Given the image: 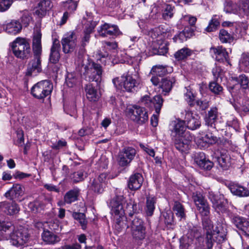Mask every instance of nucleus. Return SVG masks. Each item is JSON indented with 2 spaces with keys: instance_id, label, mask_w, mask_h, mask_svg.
I'll return each instance as SVG.
<instances>
[{
  "instance_id": "nucleus-13",
  "label": "nucleus",
  "mask_w": 249,
  "mask_h": 249,
  "mask_svg": "<svg viewBox=\"0 0 249 249\" xmlns=\"http://www.w3.org/2000/svg\"><path fill=\"white\" fill-rule=\"evenodd\" d=\"M136 154L135 148L127 146L120 151L118 155V162L122 167L126 166L129 164L134 158Z\"/></svg>"
},
{
  "instance_id": "nucleus-43",
  "label": "nucleus",
  "mask_w": 249,
  "mask_h": 249,
  "mask_svg": "<svg viewBox=\"0 0 249 249\" xmlns=\"http://www.w3.org/2000/svg\"><path fill=\"white\" fill-rule=\"evenodd\" d=\"M219 38L220 41L223 43H231L233 40L232 36L224 29L220 30Z\"/></svg>"
},
{
  "instance_id": "nucleus-7",
  "label": "nucleus",
  "mask_w": 249,
  "mask_h": 249,
  "mask_svg": "<svg viewBox=\"0 0 249 249\" xmlns=\"http://www.w3.org/2000/svg\"><path fill=\"white\" fill-rule=\"evenodd\" d=\"M112 82L115 87L117 88L118 84L122 89L129 92H135L142 87L140 80L134 78L128 73L123 74L120 80L118 77L114 78Z\"/></svg>"
},
{
  "instance_id": "nucleus-53",
  "label": "nucleus",
  "mask_w": 249,
  "mask_h": 249,
  "mask_svg": "<svg viewBox=\"0 0 249 249\" xmlns=\"http://www.w3.org/2000/svg\"><path fill=\"white\" fill-rule=\"evenodd\" d=\"M66 82L68 87L72 88L77 83V78L76 74L69 73L66 79Z\"/></svg>"
},
{
  "instance_id": "nucleus-37",
  "label": "nucleus",
  "mask_w": 249,
  "mask_h": 249,
  "mask_svg": "<svg viewBox=\"0 0 249 249\" xmlns=\"http://www.w3.org/2000/svg\"><path fill=\"white\" fill-rule=\"evenodd\" d=\"M218 117V109L216 107H211L206 117V123L211 126L214 124Z\"/></svg>"
},
{
  "instance_id": "nucleus-5",
  "label": "nucleus",
  "mask_w": 249,
  "mask_h": 249,
  "mask_svg": "<svg viewBox=\"0 0 249 249\" xmlns=\"http://www.w3.org/2000/svg\"><path fill=\"white\" fill-rule=\"evenodd\" d=\"M81 24L84 28L83 33L81 35V41L80 53L84 55L86 53L85 46L89 43L90 38V34L97 25L96 21H93V18L91 13H87L86 16L83 17Z\"/></svg>"
},
{
  "instance_id": "nucleus-21",
  "label": "nucleus",
  "mask_w": 249,
  "mask_h": 249,
  "mask_svg": "<svg viewBox=\"0 0 249 249\" xmlns=\"http://www.w3.org/2000/svg\"><path fill=\"white\" fill-rule=\"evenodd\" d=\"M143 178L140 173H135L132 175L127 182L128 188L132 191L139 189L143 183Z\"/></svg>"
},
{
  "instance_id": "nucleus-39",
  "label": "nucleus",
  "mask_w": 249,
  "mask_h": 249,
  "mask_svg": "<svg viewBox=\"0 0 249 249\" xmlns=\"http://www.w3.org/2000/svg\"><path fill=\"white\" fill-rule=\"evenodd\" d=\"M77 197L78 191L77 190H70L64 196V202L67 204H71L77 200Z\"/></svg>"
},
{
  "instance_id": "nucleus-10",
  "label": "nucleus",
  "mask_w": 249,
  "mask_h": 249,
  "mask_svg": "<svg viewBox=\"0 0 249 249\" xmlns=\"http://www.w3.org/2000/svg\"><path fill=\"white\" fill-rule=\"evenodd\" d=\"M207 196L213 204V208L216 213L220 214L227 212L223 195L210 190L208 191Z\"/></svg>"
},
{
  "instance_id": "nucleus-15",
  "label": "nucleus",
  "mask_w": 249,
  "mask_h": 249,
  "mask_svg": "<svg viewBox=\"0 0 249 249\" xmlns=\"http://www.w3.org/2000/svg\"><path fill=\"white\" fill-rule=\"evenodd\" d=\"M218 165L223 170H227L231 165V158L225 149H217L213 154Z\"/></svg>"
},
{
  "instance_id": "nucleus-58",
  "label": "nucleus",
  "mask_w": 249,
  "mask_h": 249,
  "mask_svg": "<svg viewBox=\"0 0 249 249\" xmlns=\"http://www.w3.org/2000/svg\"><path fill=\"white\" fill-rule=\"evenodd\" d=\"M240 12H243L246 16L249 15V0H243L240 8Z\"/></svg>"
},
{
  "instance_id": "nucleus-24",
  "label": "nucleus",
  "mask_w": 249,
  "mask_h": 249,
  "mask_svg": "<svg viewBox=\"0 0 249 249\" xmlns=\"http://www.w3.org/2000/svg\"><path fill=\"white\" fill-rule=\"evenodd\" d=\"M0 210L8 214L17 213L19 211L18 205L14 202H2L0 203Z\"/></svg>"
},
{
  "instance_id": "nucleus-3",
  "label": "nucleus",
  "mask_w": 249,
  "mask_h": 249,
  "mask_svg": "<svg viewBox=\"0 0 249 249\" xmlns=\"http://www.w3.org/2000/svg\"><path fill=\"white\" fill-rule=\"evenodd\" d=\"M41 32L39 30L34 31L32 39V50L34 58L28 64L27 71L29 74L33 72H40L41 70V55L42 52Z\"/></svg>"
},
{
  "instance_id": "nucleus-55",
  "label": "nucleus",
  "mask_w": 249,
  "mask_h": 249,
  "mask_svg": "<svg viewBox=\"0 0 249 249\" xmlns=\"http://www.w3.org/2000/svg\"><path fill=\"white\" fill-rule=\"evenodd\" d=\"M29 207L34 213L39 212L44 207L43 204L38 200H36L33 202L30 203Z\"/></svg>"
},
{
  "instance_id": "nucleus-34",
  "label": "nucleus",
  "mask_w": 249,
  "mask_h": 249,
  "mask_svg": "<svg viewBox=\"0 0 249 249\" xmlns=\"http://www.w3.org/2000/svg\"><path fill=\"white\" fill-rule=\"evenodd\" d=\"M194 51L188 48L184 47L177 52L174 54V57L178 61H182L186 60L189 56H190Z\"/></svg>"
},
{
  "instance_id": "nucleus-31",
  "label": "nucleus",
  "mask_w": 249,
  "mask_h": 249,
  "mask_svg": "<svg viewBox=\"0 0 249 249\" xmlns=\"http://www.w3.org/2000/svg\"><path fill=\"white\" fill-rule=\"evenodd\" d=\"M215 55V59L217 61H228L229 55L225 48L222 46H218L217 47H213L211 48Z\"/></svg>"
},
{
  "instance_id": "nucleus-19",
  "label": "nucleus",
  "mask_w": 249,
  "mask_h": 249,
  "mask_svg": "<svg viewBox=\"0 0 249 249\" xmlns=\"http://www.w3.org/2000/svg\"><path fill=\"white\" fill-rule=\"evenodd\" d=\"M119 30L117 25L105 23L98 30L100 36L105 37L108 36H116L119 34Z\"/></svg>"
},
{
  "instance_id": "nucleus-32",
  "label": "nucleus",
  "mask_w": 249,
  "mask_h": 249,
  "mask_svg": "<svg viewBox=\"0 0 249 249\" xmlns=\"http://www.w3.org/2000/svg\"><path fill=\"white\" fill-rule=\"evenodd\" d=\"M184 121L179 120L177 122H175L174 128L172 130V134L174 137L185 135V133L189 132L186 131V126Z\"/></svg>"
},
{
  "instance_id": "nucleus-17",
  "label": "nucleus",
  "mask_w": 249,
  "mask_h": 249,
  "mask_svg": "<svg viewBox=\"0 0 249 249\" xmlns=\"http://www.w3.org/2000/svg\"><path fill=\"white\" fill-rule=\"evenodd\" d=\"M228 214L231 222L235 226L241 230L244 233L247 232L249 234V222L248 221L246 220L245 218L234 214L228 212Z\"/></svg>"
},
{
  "instance_id": "nucleus-51",
  "label": "nucleus",
  "mask_w": 249,
  "mask_h": 249,
  "mask_svg": "<svg viewBox=\"0 0 249 249\" xmlns=\"http://www.w3.org/2000/svg\"><path fill=\"white\" fill-rule=\"evenodd\" d=\"M234 79L240 84L243 89H246L248 87L249 79L246 75L241 74L238 77L234 78Z\"/></svg>"
},
{
  "instance_id": "nucleus-20",
  "label": "nucleus",
  "mask_w": 249,
  "mask_h": 249,
  "mask_svg": "<svg viewBox=\"0 0 249 249\" xmlns=\"http://www.w3.org/2000/svg\"><path fill=\"white\" fill-rule=\"evenodd\" d=\"M194 161L200 169L204 170H210L213 165V162L206 158L203 152L196 153L195 156Z\"/></svg>"
},
{
  "instance_id": "nucleus-49",
  "label": "nucleus",
  "mask_w": 249,
  "mask_h": 249,
  "mask_svg": "<svg viewBox=\"0 0 249 249\" xmlns=\"http://www.w3.org/2000/svg\"><path fill=\"white\" fill-rule=\"evenodd\" d=\"M240 68L245 71H249V55L243 53L240 61Z\"/></svg>"
},
{
  "instance_id": "nucleus-9",
  "label": "nucleus",
  "mask_w": 249,
  "mask_h": 249,
  "mask_svg": "<svg viewBox=\"0 0 249 249\" xmlns=\"http://www.w3.org/2000/svg\"><path fill=\"white\" fill-rule=\"evenodd\" d=\"M127 115L131 120L139 124H145L148 120V115L145 108L138 106H134L129 108Z\"/></svg>"
},
{
  "instance_id": "nucleus-27",
  "label": "nucleus",
  "mask_w": 249,
  "mask_h": 249,
  "mask_svg": "<svg viewBox=\"0 0 249 249\" xmlns=\"http://www.w3.org/2000/svg\"><path fill=\"white\" fill-rule=\"evenodd\" d=\"M142 102L145 104H147L148 102H152L154 106L156 112L159 114L163 105V99L160 95L155 96L153 99H151L148 96H144L142 98Z\"/></svg>"
},
{
  "instance_id": "nucleus-35",
  "label": "nucleus",
  "mask_w": 249,
  "mask_h": 249,
  "mask_svg": "<svg viewBox=\"0 0 249 249\" xmlns=\"http://www.w3.org/2000/svg\"><path fill=\"white\" fill-rule=\"evenodd\" d=\"M156 198L155 197L147 196L146 206L144 208L145 212L147 216H151L153 214L155 209Z\"/></svg>"
},
{
  "instance_id": "nucleus-14",
  "label": "nucleus",
  "mask_w": 249,
  "mask_h": 249,
  "mask_svg": "<svg viewBox=\"0 0 249 249\" xmlns=\"http://www.w3.org/2000/svg\"><path fill=\"white\" fill-rule=\"evenodd\" d=\"M193 138L190 132H186L185 135L174 137V145L179 151L185 152L189 149Z\"/></svg>"
},
{
  "instance_id": "nucleus-30",
  "label": "nucleus",
  "mask_w": 249,
  "mask_h": 249,
  "mask_svg": "<svg viewBox=\"0 0 249 249\" xmlns=\"http://www.w3.org/2000/svg\"><path fill=\"white\" fill-rule=\"evenodd\" d=\"M3 29L9 34L16 35L20 32L22 25L18 21L13 20L4 25Z\"/></svg>"
},
{
  "instance_id": "nucleus-38",
  "label": "nucleus",
  "mask_w": 249,
  "mask_h": 249,
  "mask_svg": "<svg viewBox=\"0 0 249 249\" xmlns=\"http://www.w3.org/2000/svg\"><path fill=\"white\" fill-rule=\"evenodd\" d=\"M173 209L176 215L179 218L180 220L185 218L186 214L185 210L183 205L180 202L175 201Z\"/></svg>"
},
{
  "instance_id": "nucleus-50",
  "label": "nucleus",
  "mask_w": 249,
  "mask_h": 249,
  "mask_svg": "<svg viewBox=\"0 0 249 249\" xmlns=\"http://www.w3.org/2000/svg\"><path fill=\"white\" fill-rule=\"evenodd\" d=\"M219 24L220 22L219 21L213 17L209 22L208 26L206 28L205 31L207 32L215 31L218 29Z\"/></svg>"
},
{
  "instance_id": "nucleus-4",
  "label": "nucleus",
  "mask_w": 249,
  "mask_h": 249,
  "mask_svg": "<svg viewBox=\"0 0 249 249\" xmlns=\"http://www.w3.org/2000/svg\"><path fill=\"white\" fill-rule=\"evenodd\" d=\"M125 202L124 197L122 195L116 196L109 203L111 213L116 217L114 229L116 232L120 233L125 228V210L123 204Z\"/></svg>"
},
{
  "instance_id": "nucleus-12",
  "label": "nucleus",
  "mask_w": 249,
  "mask_h": 249,
  "mask_svg": "<svg viewBox=\"0 0 249 249\" xmlns=\"http://www.w3.org/2000/svg\"><path fill=\"white\" fill-rule=\"evenodd\" d=\"M77 35L72 31L65 35L61 40L63 51L65 53L73 52L77 45Z\"/></svg>"
},
{
  "instance_id": "nucleus-22",
  "label": "nucleus",
  "mask_w": 249,
  "mask_h": 249,
  "mask_svg": "<svg viewBox=\"0 0 249 249\" xmlns=\"http://www.w3.org/2000/svg\"><path fill=\"white\" fill-rule=\"evenodd\" d=\"M23 187L19 184H13L11 187L5 194V196L10 199H14L19 198L24 195Z\"/></svg>"
},
{
  "instance_id": "nucleus-62",
  "label": "nucleus",
  "mask_w": 249,
  "mask_h": 249,
  "mask_svg": "<svg viewBox=\"0 0 249 249\" xmlns=\"http://www.w3.org/2000/svg\"><path fill=\"white\" fill-rule=\"evenodd\" d=\"M79 223L83 230H85L87 228L88 224V220L86 218L85 214L83 213L79 212Z\"/></svg>"
},
{
  "instance_id": "nucleus-16",
  "label": "nucleus",
  "mask_w": 249,
  "mask_h": 249,
  "mask_svg": "<svg viewBox=\"0 0 249 249\" xmlns=\"http://www.w3.org/2000/svg\"><path fill=\"white\" fill-rule=\"evenodd\" d=\"M201 228L197 226H192L190 227L187 233V236L188 238H190L191 240H193L194 238H196L197 241V243H196V249H206L204 247L202 246L203 242L205 240V233L204 231V238L201 236ZM213 248H211L210 249H212Z\"/></svg>"
},
{
  "instance_id": "nucleus-45",
  "label": "nucleus",
  "mask_w": 249,
  "mask_h": 249,
  "mask_svg": "<svg viewBox=\"0 0 249 249\" xmlns=\"http://www.w3.org/2000/svg\"><path fill=\"white\" fill-rule=\"evenodd\" d=\"M46 225L47 226V228H48L49 230H50L52 231H54L55 232L59 231L61 229V227L60 225V222L57 219L47 222Z\"/></svg>"
},
{
  "instance_id": "nucleus-1",
  "label": "nucleus",
  "mask_w": 249,
  "mask_h": 249,
  "mask_svg": "<svg viewBox=\"0 0 249 249\" xmlns=\"http://www.w3.org/2000/svg\"><path fill=\"white\" fill-rule=\"evenodd\" d=\"M196 209L202 217V224L205 238L202 247L210 249L215 243L221 244L227 240V231L226 226L217 221L215 227L209 218L210 207L207 201L196 206Z\"/></svg>"
},
{
  "instance_id": "nucleus-36",
  "label": "nucleus",
  "mask_w": 249,
  "mask_h": 249,
  "mask_svg": "<svg viewBox=\"0 0 249 249\" xmlns=\"http://www.w3.org/2000/svg\"><path fill=\"white\" fill-rule=\"evenodd\" d=\"M218 141L217 138L211 133H208L199 140V144L202 143V147H208L210 144L215 143Z\"/></svg>"
},
{
  "instance_id": "nucleus-40",
  "label": "nucleus",
  "mask_w": 249,
  "mask_h": 249,
  "mask_svg": "<svg viewBox=\"0 0 249 249\" xmlns=\"http://www.w3.org/2000/svg\"><path fill=\"white\" fill-rule=\"evenodd\" d=\"M167 73L166 66L163 65H156L152 67L150 73L152 75H155L162 77Z\"/></svg>"
},
{
  "instance_id": "nucleus-25",
  "label": "nucleus",
  "mask_w": 249,
  "mask_h": 249,
  "mask_svg": "<svg viewBox=\"0 0 249 249\" xmlns=\"http://www.w3.org/2000/svg\"><path fill=\"white\" fill-rule=\"evenodd\" d=\"M52 7V5L51 0H41L36 7L35 13L39 17H43L46 15L47 11H49Z\"/></svg>"
},
{
  "instance_id": "nucleus-57",
  "label": "nucleus",
  "mask_w": 249,
  "mask_h": 249,
  "mask_svg": "<svg viewBox=\"0 0 249 249\" xmlns=\"http://www.w3.org/2000/svg\"><path fill=\"white\" fill-rule=\"evenodd\" d=\"M224 11L226 13H233L237 12V9L235 8V5L231 1H227L224 4Z\"/></svg>"
},
{
  "instance_id": "nucleus-6",
  "label": "nucleus",
  "mask_w": 249,
  "mask_h": 249,
  "mask_svg": "<svg viewBox=\"0 0 249 249\" xmlns=\"http://www.w3.org/2000/svg\"><path fill=\"white\" fill-rule=\"evenodd\" d=\"M12 50L15 56L21 59H27L32 54L29 39L18 37L12 43Z\"/></svg>"
},
{
  "instance_id": "nucleus-26",
  "label": "nucleus",
  "mask_w": 249,
  "mask_h": 249,
  "mask_svg": "<svg viewBox=\"0 0 249 249\" xmlns=\"http://www.w3.org/2000/svg\"><path fill=\"white\" fill-rule=\"evenodd\" d=\"M60 44L58 39H55L51 48L49 60L53 64L57 63L60 58Z\"/></svg>"
},
{
  "instance_id": "nucleus-11",
  "label": "nucleus",
  "mask_w": 249,
  "mask_h": 249,
  "mask_svg": "<svg viewBox=\"0 0 249 249\" xmlns=\"http://www.w3.org/2000/svg\"><path fill=\"white\" fill-rule=\"evenodd\" d=\"M10 243L14 246L23 245L29 239V234L27 229L20 227L15 230L10 235Z\"/></svg>"
},
{
  "instance_id": "nucleus-29",
  "label": "nucleus",
  "mask_w": 249,
  "mask_h": 249,
  "mask_svg": "<svg viewBox=\"0 0 249 249\" xmlns=\"http://www.w3.org/2000/svg\"><path fill=\"white\" fill-rule=\"evenodd\" d=\"M231 193L239 197H246L249 196V190L241 185L237 184H231L229 187Z\"/></svg>"
},
{
  "instance_id": "nucleus-2",
  "label": "nucleus",
  "mask_w": 249,
  "mask_h": 249,
  "mask_svg": "<svg viewBox=\"0 0 249 249\" xmlns=\"http://www.w3.org/2000/svg\"><path fill=\"white\" fill-rule=\"evenodd\" d=\"M81 61V74L88 76L89 81L96 82L94 86L91 83H88L84 87V89L87 99L91 102L97 101L101 97L100 91L97 88L102 80L103 69L101 65L94 62H90L85 56ZM87 78V77H86Z\"/></svg>"
},
{
  "instance_id": "nucleus-42",
  "label": "nucleus",
  "mask_w": 249,
  "mask_h": 249,
  "mask_svg": "<svg viewBox=\"0 0 249 249\" xmlns=\"http://www.w3.org/2000/svg\"><path fill=\"white\" fill-rule=\"evenodd\" d=\"M125 211L129 216L132 217L134 213H138L139 207L136 202L131 199L126 204Z\"/></svg>"
},
{
  "instance_id": "nucleus-46",
  "label": "nucleus",
  "mask_w": 249,
  "mask_h": 249,
  "mask_svg": "<svg viewBox=\"0 0 249 249\" xmlns=\"http://www.w3.org/2000/svg\"><path fill=\"white\" fill-rule=\"evenodd\" d=\"M187 91L185 93V100L190 107H193L195 105L196 96L190 87L186 88Z\"/></svg>"
},
{
  "instance_id": "nucleus-56",
  "label": "nucleus",
  "mask_w": 249,
  "mask_h": 249,
  "mask_svg": "<svg viewBox=\"0 0 249 249\" xmlns=\"http://www.w3.org/2000/svg\"><path fill=\"white\" fill-rule=\"evenodd\" d=\"M131 230L136 229L144 228V223L142 219L138 217H135L132 221Z\"/></svg>"
},
{
  "instance_id": "nucleus-41",
  "label": "nucleus",
  "mask_w": 249,
  "mask_h": 249,
  "mask_svg": "<svg viewBox=\"0 0 249 249\" xmlns=\"http://www.w3.org/2000/svg\"><path fill=\"white\" fill-rule=\"evenodd\" d=\"M131 233L133 238L136 241H141L145 237V228L131 230Z\"/></svg>"
},
{
  "instance_id": "nucleus-60",
  "label": "nucleus",
  "mask_w": 249,
  "mask_h": 249,
  "mask_svg": "<svg viewBox=\"0 0 249 249\" xmlns=\"http://www.w3.org/2000/svg\"><path fill=\"white\" fill-rule=\"evenodd\" d=\"M13 226L10 222L0 221V235L3 233V231L6 232L8 230L13 229Z\"/></svg>"
},
{
  "instance_id": "nucleus-8",
  "label": "nucleus",
  "mask_w": 249,
  "mask_h": 249,
  "mask_svg": "<svg viewBox=\"0 0 249 249\" xmlns=\"http://www.w3.org/2000/svg\"><path fill=\"white\" fill-rule=\"evenodd\" d=\"M53 89V84L50 81L43 80L38 82L32 87L31 93L38 99H43L51 94Z\"/></svg>"
},
{
  "instance_id": "nucleus-18",
  "label": "nucleus",
  "mask_w": 249,
  "mask_h": 249,
  "mask_svg": "<svg viewBox=\"0 0 249 249\" xmlns=\"http://www.w3.org/2000/svg\"><path fill=\"white\" fill-rule=\"evenodd\" d=\"M185 124L189 129L195 130L199 128L201 125L199 117L194 115L192 111H185L184 120Z\"/></svg>"
},
{
  "instance_id": "nucleus-44",
  "label": "nucleus",
  "mask_w": 249,
  "mask_h": 249,
  "mask_svg": "<svg viewBox=\"0 0 249 249\" xmlns=\"http://www.w3.org/2000/svg\"><path fill=\"white\" fill-rule=\"evenodd\" d=\"M175 13V7L170 4H167L162 11V18L165 20L171 19Z\"/></svg>"
},
{
  "instance_id": "nucleus-54",
  "label": "nucleus",
  "mask_w": 249,
  "mask_h": 249,
  "mask_svg": "<svg viewBox=\"0 0 249 249\" xmlns=\"http://www.w3.org/2000/svg\"><path fill=\"white\" fill-rule=\"evenodd\" d=\"M226 124L228 126L233 127L235 130L238 129L239 126L237 119L233 115H230L228 117Z\"/></svg>"
},
{
  "instance_id": "nucleus-59",
  "label": "nucleus",
  "mask_w": 249,
  "mask_h": 249,
  "mask_svg": "<svg viewBox=\"0 0 249 249\" xmlns=\"http://www.w3.org/2000/svg\"><path fill=\"white\" fill-rule=\"evenodd\" d=\"M13 0H0V12L8 10L13 3Z\"/></svg>"
},
{
  "instance_id": "nucleus-23",
  "label": "nucleus",
  "mask_w": 249,
  "mask_h": 249,
  "mask_svg": "<svg viewBox=\"0 0 249 249\" xmlns=\"http://www.w3.org/2000/svg\"><path fill=\"white\" fill-rule=\"evenodd\" d=\"M168 48L166 42L158 40L157 42L153 44L150 51L153 55H164L168 52Z\"/></svg>"
},
{
  "instance_id": "nucleus-63",
  "label": "nucleus",
  "mask_w": 249,
  "mask_h": 249,
  "mask_svg": "<svg viewBox=\"0 0 249 249\" xmlns=\"http://www.w3.org/2000/svg\"><path fill=\"white\" fill-rule=\"evenodd\" d=\"M77 105L76 102L73 101L71 102L69 107V109L67 113L69 114L71 116H74L77 114Z\"/></svg>"
},
{
  "instance_id": "nucleus-28",
  "label": "nucleus",
  "mask_w": 249,
  "mask_h": 249,
  "mask_svg": "<svg viewBox=\"0 0 249 249\" xmlns=\"http://www.w3.org/2000/svg\"><path fill=\"white\" fill-rule=\"evenodd\" d=\"M43 241L46 244L53 245L60 241V238L56 234L48 229L45 230L41 234Z\"/></svg>"
},
{
  "instance_id": "nucleus-33",
  "label": "nucleus",
  "mask_w": 249,
  "mask_h": 249,
  "mask_svg": "<svg viewBox=\"0 0 249 249\" xmlns=\"http://www.w3.org/2000/svg\"><path fill=\"white\" fill-rule=\"evenodd\" d=\"M175 82L173 78H164L161 79L160 88L162 89V92L164 95L170 92Z\"/></svg>"
},
{
  "instance_id": "nucleus-48",
  "label": "nucleus",
  "mask_w": 249,
  "mask_h": 249,
  "mask_svg": "<svg viewBox=\"0 0 249 249\" xmlns=\"http://www.w3.org/2000/svg\"><path fill=\"white\" fill-rule=\"evenodd\" d=\"M209 89L214 94L220 95L223 92L222 87L217 82H212L209 84Z\"/></svg>"
},
{
  "instance_id": "nucleus-61",
  "label": "nucleus",
  "mask_w": 249,
  "mask_h": 249,
  "mask_svg": "<svg viewBox=\"0 0 249 249\" xmlns=\"http://www.w3.org/2000/svg\"><path fill=\"white\" fill-rule=\"evenodd\" d=\"M187 37L186 36L184 33L182 31L179 32L178 34L175 36L173 39L175 42L182 43L186 41Z\"/></svg>"
},
{
  "instance_id": "nucleus-64",
  "label": "nucleus",
  "mask_w": 249,
  "mask_h": 249,
  "mask_svg": "<svg viewBox=\"0 0 249 249\" xmlns=\"http://www.w3.org/2000/svg\"><path fill=\"white\" fill-rule=\"evenodd\" d=\"M196 104L202 110H206L209 106V101L206 100H198L196 101Z\"/></svg>"
},
{
  "instance_id": "nucleus-52",
  "label": "nucleus",
  "mask_w": 249,
  "mask_h": 249,
  "mask_svg": "<svg viewBox=\"0 0 249 249\" xmlns=\"http://www.w3.org/2000/svg\"><path fill=\"white\" fill-rule=\"evenodd\" d=\"M192 198L196 206H197L207 201V200L205 199L203 195L198 192L193 193L192 195Z\"/></svg>"
},
{
  "instance_id": "nucleus-47",
  "label": "nucleus",
  "mask_w": 249,
  "mask_h": 249,
  "mask_svg": "<svg viewBox=\"0 0 249 249\" xmlns=\"http://www.w3.org/2000/svg\"><path fill=\"white\" fill-rule=\"evenodd\" d=\"M104 186L103 183L99 182L98 180H96L94 178L91 183L90 189L95 193L101 194L104 191Z\"/></svg>"
}]
</instances>
